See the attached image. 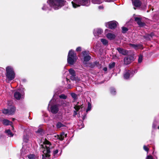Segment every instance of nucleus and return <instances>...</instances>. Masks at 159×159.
<instances>
[{
	"mask_svg": "<svg viewBox=\"0 0 159 159\" xmlns=\"http://www.w3.org/2000/svg\"><path fill=\"white\" fill-rule=\"evenodd\" d=\"M64 2V0H48L47 3L49 7L44 4L42 9L44 11L50 10L51 8H53L55 10H57L63 6Z\"/></svg>",
	"mask_w": 159,
	"mask_h": 159,
	"instance_id": "f257e3e1",
	"label": "nucleus"
},
{
	"mask_svg": "<svg viewBox=\"0 0 159 159\" xmlns=\"http://www.w3.org/2000/svg\"><path fill=\"white\" fill-rule=\"evenodd\" d=\"M53 147V145L50 142L45 140L41 145L42 151L43 154L42 159H49L50 156V153Z\"/></svg>",
	"mask_w": 159,
	"mask_h": 159,
	"instance_id": "f03ea898",
	"label": "nucleus"
},
{
	"mask_svg": "<svg viewBox=\"0 0 159 159\" xmlns=\"http://www.w3.org/2000/svg\"><path fill=\"white\" fill-rule=\"evenodd\" d=\"M6 76L7 80L8 81H10L15 78V74L12 67L7 66L6 68Z\"/></svg>",
	"mask_w": 159,
	"mask_h": 159,
	"instance_id": "7ed1b4c3",
	"label": "nucleus"
},
{
	"mask_svg": "<svg viewBox=\"0 0 159 159\" xmlns=\"http://www.w3.org/2000/svg\"><path fill=\"white\" fill-rule=\"evenodd\" d=\"M71 3L74 8L79 7L81 5L88 6L90 4L89 0H73Z\"/></svg>",
	"mask_w": 159,
	"mask_h": 159,
	"instance_id": "20e7f679",
	"label": "nucleus"
},
{
	"mask_svg": "<svg viewBox=\"0 0 159 159\" xmlns=\"http://www.w3.org/2000/svg\"><path fill=\"white\" fill-rule=\"evenodd\" d=\"M77 59V57L74 51L72 50H70L68 55V63L70 65H73L76 61Z\"/></svg>",
	"mask_w": 159,
	"mask_h": 159,
	"instance_id": "39448f33",
	"label": "nucleus"
},
{
	"mask_svg": "<svg viewBox=\"0 0 159 159\" xmlns=\"http://www.w3.org/2000/svg\"><path fill=\"white\" fill-rule=\"evenodd\" d=\"M55 102L56 100L54 99H52L48 104V107L51 106L50 109L51 112L53 114L57 113L59 110V105L57 104H55Z\"/></svg>",
	"mask_w": 159,
	"mask_h": 159,
	"instance_id": "423d86ee",
	"label": "nucleus"
},
{
	"mask_svg": "<svg viewBox=\"0 0 159 159\" xmlns=\"http://www.w3.org/2000/svg\"><path fill=\"white\" fill-rule=\"evenodd\" d=\"M118 23L115 21H110L105 23V26L107 28L112 29L116 28Z\"/></svg>",
	"mask_w": 159,
	"mask_h": 159,
	"instance_id": "0eeeda50",
	"label": "nucleus"
},
{
	"mask_svg": "<svg viewBox=\"0 0 159 159\" xmlns=\"http://www.w3.org/2000/svg\"><path fill=\"white\" fill-rule=\"evenodd\" d=\"M24 94V91H21L20 92L17 91L15 93L14 97L16 99L20 100L21 98H23Z\"/></svg>",
	"mask_w": 159,
	"mask_h": 159,
	"instance_id": "6e6552de",
	"label": "nucleus"
},
{
	"mask_svg": "<svg viewBox=\"0 0 159 159\" xmlns=\"http://www.w3.org/2000/svg\"><path fill=\"white\" fill-rule=\"evenodd\" d=\"M103 30L101 29L97 28L94 30L93 33L96 38L100 36V35L103 33Z\"/></svg>",
	"mask_w": 159,
	"mask_h": 159,
	"instance_id": "1a4fd4ad",
	"label": "nucleus"
},
{
	"mask_svg": "<svg viewBox=\"0 0 159 159\" xmlns=\"http://www.w3.org/2000/svg\"><path fill=\"white\" fill-rule=\"evenodd\" d=\"M134 58L133 56H129L125 58L124 59V63L125 64L128 65L134 61Z\"/></svg>",
	"mask_w": 159,
	"mask_h": 159,
	"instance_id": "9d476101",
	"label": "nucleus"
},
{
	"mask_svg": "<svg viewBox=\"0 0 159 159\" xmlns=\"http://www.w3.org/2000/svg\"><path fill=\"white\" fill-rule=\"evenodd\" d=\"M134 72L133 71L128 70L124 75V77L125 79H128L130 77L133 76Z\"/></svg>",
	"mask_w": 159,
	"mask_h": 159,
	"instance_id": "9b49d317",
	"label": "nucleus"
},
{
	"mask_svg": "<svg viewBox=\"0 0 159 159\" xmlns=\"http://www.w3.org/2000/svg\"><path fill=\"white\" fill-rule=\"evenodd\" d=\"M69 72L70 75L71 79L73 80H75L76 73L75 71L73 69L71 68L69 70Z\"/></svg>",
	"mask_w": 159,
	"mask_h": 159,
	"instance_id": "f8f14e48",
	"label": "nucleus"
},
{
	"mask_svg": "<svg viewBox=\"0 0 159 159\" xmlns=\"http://www.w3.org/2000/svg\"><path fill=\"white\" fill-rule=\"evenodd\" d=\"M83 55L84 56V61H89L91 59V57L89 55L86 56L87 55V52L86 51H84L82 52Z\"/></svg>",
	"mask_w": 159,
	"mask_h": 159,
	"instance_id": "ddd939ff",
	"label": "nucleus"
},
{
	"mask_svg": "<svg viewBox=\"0 0 159 159\" xmlns=\"http://www.w3.org/2000/svg\"><path fill=\"white\" fill-rule=\"evenodd\" d=\"M135 20L137 22L138 24L140 26H143L144 24V23H143L141 21V19L136 17L135 18Z\"/></svg>",
	"mask_w": 159,
	"mask_h": 159,
	"instance_id": "4468645a",
	"label": "nucleus"
},
{
	"mask_svg": "<svg viewBox=\"0 0 159 159\" xmlns=\"http://www.w3.org/2000/svg\"><path fill=\"white\" fill-rule=\"evenodd\" d=\"M133 5L136 7H139L141 5V2L139 0H135L132 2Z\"/></svg>",
	"mask_w": 159,
	"mask_h": 159,
	"instance_id": "2eb2a0df",
	"label": "nucleus"
},
{
	"mask_svg": "<svg viewBox=\"0 0 159 159\" xmlns=\"http://www.w3.org/2000/svg\"><path fill=\"white\" fill-rule=\"evenodd\" d=\"M36 133L37 136L39 137H41L44 134L43 130L39 128L38 130L36 131Z\"/></svg>",
	"mask_w": 159,
	"mask_h": 159,
	"instance_id": "dca6fc26",
	"label": "nucleus"
},
{
	"mask_svg": "<svg viewBox=\"0 0 159 159\" xmlns=\"http://www.w3.org/2000/svg\"><path fill=\"white\" fill-rule=\"evenodd\" d=\"M130 45L135 49H141L142 48V45L141 44H130Z\"/></svg>",
	"mask_w": 159,
	"mask_h": 159,
	"instance_id": "f3484780",
	"label": "nucleus"
},
{
	"mask_svg": "<svg viewBox=\"0 0 159 159\" xmlns=\"http://www.w3.org/2000/svg\"><path fill=\"white\" fill-rule=\"evenodd\" d=\"M117 50L120 53L124 55H126L127 53L126 50L121 48H118Z\"/></svg>",
	"mask_w": 159,
	"mask_h": 159,
	"instance_id": "a211bd4d",
	"label": "nucleus"
},
{
	"mask_svg": "<svg viewBox=\"0 0 159 159\" xmlns=\"http://www.w3.org/2000/svg\"><path fill=\"white\" fill-rule=\"evenodd\" d=\"M66 134H65L64 132H62L60 135H57V138L61 140H62L65 137H66Z\"/></svg>",
	"mask_w": 159,
	"mask_h": 159,
	"instance_id": "6ab92c4d",
	"label": "nucleus"
},
{
	"mask_svg": "<svg viewBox=\"0 0 159 159\" xmlns=\"http://www.w3.org/2000/svg\"><path fill=\"white\" fill-rule=\"evenodd\" d=\"M106 36L108 39L110 40L114 39L116 37L114 34L111 33L107 34Z\"/></svg>",
	"mask_w": 159,
	"mask_h": 159,
	"instance_id": "aec40b11",
	"label": "nucleus"
},
{
	"mask_svg": "<svg viewBox=\"0 0 159 159\" xmlns=\"http://www.w3.org/2000/svg\"><path fill=\"white\" fill-rule=\"evenodd\" d=\"M3 124L6 125H11L12 124V122L7 119H3L2 120Z\"/></svg>",
	"mask_w": 159,
	"mask_h": 159,
	"instance_id": "412c9836",
	"label": "nucleus"
},
{
	"mask_svg": "<svg viewBox=\"0 0 159 159\" xmlns=\"http://www.w3.org/2000/svg\"><path fill=\"white\" fill-rule=\"evenodd\" d=\"M81 106H80L75 105L74 106V108L75 109V111H74V113L73 114V116H75L77 114L76 111H78L80 108Z\"/></svg>",
	"mask_w": 159,
	"mask_h": 159,
	"instance_id": "4be33fe9",
	"label": "nucleus"
},
{
	"mask_svg": "<svg viewBox=\"0 0 159 159\" xmlns=\"http://www.w3.org/2000/svg\"><path fill=\"white\" fill-rule=\"evenodd\" d=\"M57 128L59 129L63 127H66V126L60 122H58L56 125Z\"/></svg>",
	"mask_w": 159,
	"mask_h": 159,
	"instance_id": "5701e85b",
	"label": "nucleus"
},
{
	"mask_svg": "<svg viewBox=\"0 0 159 159\" xmlns=\"http://www.w3.org/2000/svg\"><path fill=\"white\" fill-rule=\"evenodd\" d=\"M2 113L5 114H7L8 115H11L12 112L10 111L9 112L8 109H4L2 111Z\"/></svg>",
	"mask_w": 159,
	"mask_h": 159,
	"instance_id": "b1692460",
	"label": "nucleus"
},
{
	"mask_svg": "<svg viewBox=\"0 0 159 159\" xmlns=\"http://www.w3.org/2000/svg\"><path fill=\"white\" fill-rule=\"evenodd\" d=\"M28 157L29 159H38V157L33 154H30L28 155Z\"/></svg>",
	"mask_w": 159,
	"mask_h": 159,
	"instance_id": "393cba45",
	"label": "nucleus"
},
{
	"mask_svg": "<svg viewBox=\"0 0 159 159\" xmlns=\"http://www.w3.org/2000/svg\"><path fill=\"white\" fill-rule=\"evenodd\" d=\"M101 42L104 45L106 46L108 45V41L105 39H102L101 40Z\"/></svg>",
	"mask_w": 159,
	"mask_h": 159,
	"instance_id": "a878e982",
	"label": "nucleus"
},
{
	"mask_svg": "<svg viewBox=\"0 0 159 159\" xmlns=\"http://www.w3.org/2000/svg\"><path fill=\"white\" fill-rule=\"evenodd\" d=\"M5 133H7V135L9 137H12L13 136V134L11 132V130L10 129H7V130H6L5 131Z\"/></svg>",
	"mask_w": 159,
	"mask_h": 159,
	"instance_id": "bb28decb",
	"label": "nucleus"
},
{
	"mask_svg": "<svg viewBox=\"0 0 159 159\" xmlns=\"http://www.w3.org/2000/svg\"><path fill=\"white\" fill-rule=\"evenodd\" d=\"M15 107L13 106L11 107L10 109L9 110V112L11 111L12 112L11 115L13 114L15 112Z\"/></svg>",
	"mask_w": 159,
	"mask_h": 159,
	"instance_id": "cd10ccee",
	"label": "nucleus"
},
{
	"mask_svg": "<svg viewBox=\"0 0 159 159\" xmlns=\"http://www.w3.org/2000/svg\"><path fill=\"white\" fill-rule=\"evenodd\" d=\"M116 63L115 62H112L110 63L109 64V68L110 69H111L114 68L115 66Z\"/></svg>",
	"mask_w": 159,
	"mask_h": 159,
	"instance_id": "c85d7f7f",
	"label": "nucleus"
},
{
	"mask_svg": "<svg viewBox=\"0 0 159 159\" xmlns=\"http://www.w3.org/2000/svg\"><path fill=\"white\" fill-rule=\"evenodd\" d=\"M92 2L94 4H100L102 2L100 0H92Z\"/></svg>",
	"mask_w": 159,
	"mask_h": 159,
	"instance_id": "c756f323",
	"label": "nucleus"
},
{
	"mask_svg": "<svg viewBox=\"0 0 159 159\" xmlns=\"http://www.w3.org/2000/svg\"><path fill=\"white\" fill-rule=\"evenodd\" d=\"M110 92L113 95H115L116 93V90L113 88H111L110 89Z\"/></svg>",
	"mask_w": 159,
	"mask_h": 159,
	"instance_id": "7c9ffc66",
	"label": "nucleus"
},
{
	"mask_svg": "<svg viewBox=\"0 0 159 159\" xmlns=\"http://www.w3.org/2000/svg\"><path fill=\"white\" fill-rule=\"evenodd\" d=\"M91 105L89 103V102H88V108L86 110V112H87L88 111H89L91 110Z\"/></svg>",
	"mask_w": 159,
	"mask_h": 159,
	"instance_id": "2f4dec72",
	"label": "nucleus"
},
{
	"mask_svg": "<svg viewBox=\"0 0 159 159\" xmlns=\"http://www.w3.org/2000/svg\"><path fill=\"white\" fill-rule=\"evenodd\" d=\"M59 98L61 99H65L67 98V96L64 94H62L59 96Z\"/></svg>",
	"mask_w": 159,
	"mask_h": 159,
	"instance_id": "473e14b6",
	"label": "nucleus"
},
{
	"mask_svg": "<svg viewBox=\"0 0 159 159\" xmlns=\"http://www.w3.org/2000/svg\"><path fill=\"white\" fill-rule=\"evenodd\" d=\"M71 95L72 97L74 99H76L77 98V95L74 93H72L71 94Z\"/></svg>",
	"mask_w": 159,
	"mask_h": 159,
	"instance_id": "72a5a7b5",
	"label": "nucleus"
},
{
	"mask_svg": "<svg viewBox=\"0 0 159 159\" xmlns=\"http://www.w3.org/2000/svg\"><path fill=\"white\" fill-rule=\"evenodd\" d=\"M128 30V29L127 28L123 27L122 28V32L123 33H125Z\"/></svg>",
	"mask_w": 159,
	"mask_h": 159,
	"instance_id": "f704fd0d",
	"label": "nucleus"
},
{
	"mask_svg": "<svg viewBox=\"0 0 159 159\" xmlns=\"http://www.w3.org/2000/svg\"><path fill=\"white\" fill-rule=\"evenodd\" d=\"M58 152V150L57 149H56L55 151H53V155L55 157H57V154Z\"/></svg>",
	"mask_w": 159,
	"mask_h": 159,
	"instance_id": "c9c22d12",
	"label": "nucleus"
},
{
	"mask_svg": "<svg viewBox=\"0 0 159 159\" xmlns=\"http://www.w3.org/2000/svg\"><path fill=\"white\" fill-rule=\"evenodd\" d=\"M95 66H96L98 67H100V64H99L98 62L97 61H95L94 62H93Z\"/></svg>",
	"mask_w": 159,
	"mask_h": 159,
	"instance_id": "e433bc0d",
	"label": "nucleus"
},
{
	"mask_svg": "<svg viewBox=\"0 0 159 159\" xmlns=\"http://www.w3.org/2000/svg\"><path fill=\"white\" fill-rule=\"evenodd\" d=\"M143 59V57L142 56L140 55L138 59V62L139 63H140L142 61Z\"/></svg>",
	"mask_w": 159,
	"mask_h": 159,
	"instance_id": "4c0bfd02",
	"label": "nucleus"
},
{
	"mask_svg": "<svg viewBox=\"0 0 159 159\" xmlns=\"http://www.w3.org/2000/svg\"><path fill=\"white\" fill-rule=\"evenodd\" d=\"M156 123L157 122L155 120H154L152 124V128H156Z\"/></svg>",
	"mask_w": 159,
	"mask_h": 159,
	"instance_id": "58836bf2",
	"label": "nucleus"
},
{
	"mask_svg": "<svg viewBox=\"0 0 159 159\" xmlns=\"http://www.w3.org/2000/svg\"><path fill=\"white\" fill-rule=\"evenodd\" d=\"M143 149L146 151L147 152H148V147L145 146V145H144L143 146Z\"/></svg>",
	"mask_w": 159,
	"mask_h": 159,
	"instance_id": "ea45409f",
	"label": "nucleus"
},
{
	"mask_svg": "<svg viewBox=\"0 0 159 159\" xmlns=\"http://www.w3.org/2000/svg\"><path fill=\"white\" fill-rule=\"evenodd\" d=\"M89 67L91 68H93L95 67V65L94 63H90L89 64Z\"/></svg>",
	"mask_w": 159,
	"mask_h": 159,
	"instance_id": "a19ab883",
	"label": "nucleus"
},
{
	"mask_svg": "<svg viewBox=\"0 0 159 159\" xmlns=\"http://www.w3.org/2000/svg\"><path fill=\"white\" fill-rule=\"evenodd\" d=\"M24 150V148L22 147V149L21 150V154L24 155V154L25 153V152H23V150Z\"/></svg>",
	"mask_w": 159,
	"mask_h": 159,
	"instance_id": "79ce46f5",
	"label": "nucleus"
},
{
	"mask_svg": "<svg viewBox=\"0 0 159 159\" xmlns=\"http://www.w3.org/2000/svg\"><path fill=\"white\" fill-rule=\"evenodd\" d=\"M81 48L80 47H78L76 49V51L77 52L80 51H81Z\"/></svg>",
	"mask_w": 159,
	"mask_h": 159,
	"instance_id": "37998d69",
	"label": "nucleus"
},
{
	"mask_svg": "<svg viewBox=\"0 0 159 159\" xmlns=\"http://www.w3.org/2000/svg\"><path fill=\"white\" fill-rule=\"evenodd\" d=\"M146 159H153V158L151 156H148L147 157Z\"/></svg>",
	"mask_w": 159,
	"mask_h": 159,
	"instance_id": "c03bdc74",
	"label": "nucleus"
},
{
	"mask_svg": "<svg viewBox=\"0 0 159 159\" xmlns=\"http://www.w3.org/2000/svg\"><path fill=\"white\" fill-rule=\"evenodd\" d=\"M154 35V33H151L150 34H149L148 35V36L149 37L150 36L151 37H152Z\"/></svg>",
	"mask_w": 159,
	"mask_h": 159,
	"instance_id": "a18cd8bd",
	"label": "nucleus"
},
{
	"mask_svg": "<svg viewBox=\"0 0 159 159\" xmlns=\"http://www.w3.org/2000/svg\"><path fill=\"white\" fill-rule=\"evenodd\" d=\"M104 1L108 2H113L115 0H104Z\"/></svg>",
	"mask_w": 159,
	"mask_h": 159,
	"instance_id": "49530a36",
	"label": "nucleus"
},
{
	"mask_svg": "<svg viewBox=\"0 0 159 159\" xmlns=\"http://www.w3.org/2000/svg\"><path fill=\"white\" fill-rule=\"evenodd\" d=\"M98 7L99 9H102L103 8V7L102 6H100Z\"/></svg>",
	"mask_w": 159,
	"mask_h": 159,
	"instance_id": "de8ad7c7",
	"label": "nucleus"
},
{
	"mask_svg": "<svg viewBox=\"0 0 159 159\" xmlns=\"http://www.w3.org/2000/svg\"><path fill=\"white\" fill-rule=\"evenodd\" d=\"M23 141L24 142H27V141H28V139H25V137L24 136V139H23Z\"/></svg>",
	"mask_w": 159,
	"mask_h": 159,
	"instance_id": "09e8293b",
	"label": "nucleus"
},
{
	"mask_svg": "<svg viewBox=\"0 0 159 159\" xmlns=\"http://www.w3.org/2000/svg\"><path fill=\"white\" fill-rule=\"evenodd\" d=\"M107 67H104V68H103V70L104 71H107Z\"/></svg>",
	"mask_w": 159,
	"mask_h": 159,
	"instance_id": "8fccbe9b",
	"label": "nucleus"
},
{
	"mask_svg": "<svg viewBox=\"0 0 159 159\" xmlns=\"http://www.w3.org/2000/svg\"><path fill=\"white\" fill-rule=\"evenodd\" d=\"M80 126H80V129H81V128H83L84 127V124L83 123L81 124V125H80Z\"/></svg>",
	"mask_w": 159,
	"mask_h": 159,
	"instance_id": "3c124183",
	"label": "nucleus"
},
{
	"mask_svg": "<svg viewBox=\"0 0 159 159\" xmlns=\"http://www.w3.org/2000/svg\"><path fill=\"white\" fill-rule=\"evenodd\" d=\"M22 81L23 82H26V80L25 79H23L22 80Z\"/></svg>",
	"mask_w": 159,
	"mask_h": 159,
	"instance_id": "603ef678",
	"label": "nucleus"
},
{
	"mask_svg": "<svg viewBox=\"0 0 159 159\" xmlns=\"http://www.w3.org/2000/svg\"><path fill=\"white\" fill-rule=\"evenodd\" d=\"M86 118V115H84L83 116L82 119L83 120H84Z\"/></svg>",
	"mask_w": 159,
	"mask_h": 159,
	"instance_id": "864d4df0",
	"label": "nucleus"
},
{
	"mask_svg": "<svg viewBox=\"0 0 159 159\" xmlns=\"http://www.w3.org/2000/svg\"><path fill=\"white\" fill-rule=\"evenodd\" d=\"M61 104L63 106H65V104L64 103H62Z\"/></svg>",
	"mask_w": 159,
	"mask_h": 159,
	"instance_id": "5fc2aeb1",
	"label": "nucleus"
},
{
	"mask_svg": "<svg viewBox=\"0 0 159 159\" xmlns=\"http://www.w3.org/2000/svg\"><path fill=\"white\" fill-rule=\"evenodd\" d=\"M68 88H69V89H70L71 88V87H70V86L68 87Z\"/></svg>",
	"mask_w": 159,
	"mask_h": 159,
	"instance_id": "6e6d98bb",
	"label": "nucleus"
},
{
	"mask_svg": "<svg viewBox=\"0 0 159 159\" xmlns=\"http://www.w3.org/2000/svg\"><path fill=\"white\" fill-rule=\"evenodd\" d=\"M15 120V119L14 118H12V120L13 121H14V120Z\"/></svg>",
	"mask_w": 159,
	"mask_h": 159,
	"instance_id": "4d7b16f0",
	"label": "nucleus"
},
{
	"mask_svg": "<svg viewBox=\"0 0 159 159\" xmlns=\"http://www.w3.org/2000/svg\"><path fill=\"white\" fill-rule=\"evenodd\" d=\"M66 80H67V81L68 80L67 78H66Z\"/></svg>",
	"mask_w": 159,
	"mask_h": 159,
	"instance_id": "13d9d810",
	"label": "nucleus"
},
{
	"mask_svg": "<svg viewBox=\"0 0 159 159\" xmlns=\"http://www.w3.org/2000/svg\"><path fill=\"white\" fill-rule=\"evenodd\" d=\"M134 9H136L135 8V7H134Z\"/></svg>",
	"mask_w": 159,
	"mask_h": 159,
	"instance_id": "bf43d9fd",
	"label": "nucleus"
},
{
	"mask_svg": "<svg viewBox=\"0 0 159 159\" xmlns=\"http://www.w3.org/2000/svg\"><path fill=\"white\" fill-rule=\"evenodd\" d=\"M158 129H159V126L158 127Z\"/></svg>",
	"mask_w": 159,
	"mask_h": 159,
	"instance_id": "052dcab7",
	"label": "nucleus"
},
{
	"mask_svg": "<svg viewBox=\"0 0 159 159\" xmlns=\"http://www.w3.org/2000/svg\"><path fill=\"white\" fill-rule=\"evenodd\" d=\"M132 1H133V0H132Z\"/></svg>",
	"mask_w": 159,
	"mask_h": 159,
	"instance_id": "680f3d73",
	"label": "nucleus"
}]
</instances>
